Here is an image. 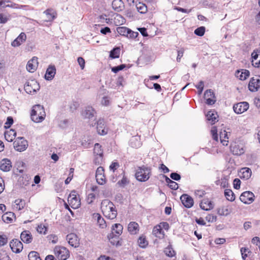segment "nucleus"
Wrapping results in <instances>:
<instances>
[{
    "label": "nucleus",
    "mask_w": 260,
    "mask_h": 260,
    "mask_svg": "<svg viewBox=\"0 0 260 260\" xmlns=\"http://www.w3.org/2000/svg\"><path fill=\"white\" fill-rule=\"evenodd\" d=\"M101 210L104 215L108 219H114L117 215V211L114 204L108 200H104L101 203Z\"/></svg>",
    "instance_id": "1"
},
{
    "label": "nucleus",
    "mask_w": 260,
    "mask_h": 260,
    "mask_svg": "<svg viewBox=\"0 0 260 260\" xmlns=\"http://www.w3.org/2000/svg\"><path fill=\"white\" fill-rule=\"evenodd\" d=\"M31 119L35 122H42L46 117V112L43 106L36 105L32 107L31 113Z\"/></svg>",
    "instance_id": "2"
},
{
    "label": "nucleus",
    "mask_w": 260,
    "mask_h": 260,
    "mask_svg": "<svg viewBox=\"0 0 260 260\" xmlns=\"http://www.w3.org/2000/svg\"><path fill=\"white\" fill-rule=\"evenodd\" d=\"M151 175V167L143 165L138 167L136 171L135 178L140 182H145L147 181Z\"/></svg>",
    "instance_id": "3"
},
{
    "label": "nucleus",
    "mask_w": 260,
    "mask_h": 260,
    "mask_svg": "<svg viewBox=\"0 0 260 260\" xmlns=\"http://www.w3.org/2000/svg\"><path fill=\"white\" fill-rule=\"evenodd\" d=\"M169 224L167 222H161L154 226L152 230V234L156 237L162 239L165 238V233L162 229L168 231L169 229Z\"/></svg>",
    "instance_id": "4"
},
{
    "label": "nucleus",
    "mask_w": 260,
    "mask_h": 260,
    "mask_svg": "<svg viewBox=\"0 0 260 260\" xmlns=\"http://www.w3.org/2000/svg\"><path fill=\"white\" fill-rule=\"evenodd\" d=\"M53 252L56 257L59 260H67L70 255V252L68 249L62 246H55Z\"/></svg>",
    "instance_id": "5"
},
{
    "label": "nucleus",
    "mask_w": 260,
    "mask_h": 260,
    "mask_svg": "<svg viewBox=\"0 0 260 260\" xmlns=\"http://www.w3.org/2000/svg\"><path fill=\"white\" fill-rule=\"evenodd\" d=\"M68 203L73 209L78 208L81 205L79 196L75 190L71 192L68 198Z\"/></svg>",
    "instance_id": "6"
},
{
    "label": "nucleus",
    "mask_w": 260,
    "mask_h": 260,
    "mask_svg": "<svg viewBox=\"0 0 260 260\" xmlns=\"http://www.w3.org/2000/svg\"><path fill=\"white\" fill-rule=\"evenodd\" d=\"M24 88L27 93L31 94L40 89V85L36 80H31L25 83Z\"/></svg>",
    "instance_id": "7"
},
{
    "label": "nucleus",
    "mask_w": 260,
    "mask_h": 260,
    "mask_svg": "<svg viewBox=\"0 0 260 260\" xmlns=\"http://www.w3.org/2000/svg\"><path fill=\"white\" fill-rule=\"evenodd\" d=\"M14 148L18 151L25 150L28 146L27 141L23 137L17 138L13 143Z\"/></svg>",
    "instance_id": "8"
},
{
    "label": "nucleus",
    "mask_w": 260,
    "mask_h": 260,
    "mask_svg": "<svg viewBox=\"0 0 260 260\" xmlns=\"http://www.w3.org/2000/svg\"><path fill=\"white\" fill-rule=\"evenodd\" d=\"M260 87V77L255 76L250 78L248 83V89L251 92L257 91Z\"/></svg>",
    "instance_id": "9"
},
{
    "label": "nucleus",
    "mask_w": 260,
    "mask_h": 260,
    "mask_svg": "<svg viewBox=\"0 0 260 260\" xmlns=\"http://www.w3.org/2000/svg\"><path fill=\"white\" fill-rule=\"evenodd\" d=\"M254 194L250 191L243 192L240 197V201L245 204H250L254 200Z\"/></svg>",
    "instance_id": "10"
},
{
    "label": "nucleus",
    "mask_w": 260,
    "mask_h": 260,
    "mask_svg": "<svg viewBox=\"0 0 260 260\" xmlns=\"http://www.w3.org/2000/svg\"><path fill=\"white\" fill-rule=\"evenodd\" d=\"M230 151L234 155H241L245 152L243 146L236 142L231 144Z\"/></svg>",
    "instance_id": "11"
},
{
    "label": "nucleus",
    "mask_w": 260,
    "mask_h": 260,
    "mask_svg": "<svg viewBox=\"0 0 260 260\" xmlns=\"http://www.w3.org/2000/svg\"><path fill=\"white\" fill-rule=\"evenodd\" d=\"M249 105L246 102H242L235 104L233 106L234 112L237 114H242L246 111L249 108Z\"/></svg>",
    "instance_id": "12"
},
{
    "label": "nucleus",
    "mask_w": 260,
    "mask_h": 260,
    "mask_svg": "<svg viewBox=\"0 0 260 260\" xmlns=\"http://www.w3.org/2000/svg\"><path fill=\"white\" fill-rule=\"evenodd\" d=\"M10 246L12 251L16 253H20L23 249V246L21 242L18 239H13L10 243Z\"/></svg>",
    "instance_id": "13"
},
{
    "label": "nucleus",
    "mask_w": 260,
    "mask_h": 260,
    "mask_svg": "<svg viewBox=\"0 0 260 260\" xmlns=\"http://www.w3.org/2000/svg\"><path fill=\"white\" fill-rule=\"evenodd\" d=\"M66 240L69 244L72 247L76 248L80 245V239L74 233H71L67 236Z\"/></svg>",
    "instance_id": "14"
},
{
    "label": "nucleus",
    "mask_w": 260,
    "mask_h": 260,
    "mask_svg": "<svg viewBox=\"0 0 260 260\" xmlns=\"http://www.w3.org/2000/svg\"><path fill=\"white\" fill-rule=\"evenodd\" d=\"M96 130L98 133L101 136L106 135L108 133V128L103 119L100 118L98 120Z\"/></svg>",
    "instance_id": "15"
},
{
    "label": "nucleus",
    "mask_w": 260,
    "mask_h": 260,
    "mask_svg": "<svg viewBox=\"0 0 260 260\" xmlns=\"http://www.w3.org/2000/svg\"><path fill=\"white\" fill-rule=\"evenodd\" d=\"M180 200L184 206L187 208L192 207L194 204L193 199L187 194H183L180 197Z\"/></svg>",
    "instance_id": "16"
},
{
    "label": "nucleus",
    "mask_w": 260,
    "mask_h": 260,
    "mask_svg": "<svg viewBox=\"0 0 260 260\" xmlns=\"http://www.w3.org/2000/svg\"><path fill=\"white\" fill-rule=\"evenodd\" d=\"M38 58L37 57L34 56L29 60L26 64L27 70L30 73L34 72L38 67Z\"/></svg>",
    "instance_id": "17"
},
{
    "label": "nucleus",
    "mask_w": 260,
    "mask_h": 260,
    "mask_svg": "<svg viewBox=\"0 0 260 260\" xmlns=\"http://www.w3.org/2000/svg\"><path fill=\"white\" fill-rule=\"evenodd\" d=\"M214 204L209 199H203L200 203V208L205 211H209L213 209Z\"/></svg>",
    "instance_id": "18"
},
{
    "label": "nucleus",
    "mask_w": 260,
    "mask_h": 260,
    "mask_svg": "<svg viewBox=\"0 0 260 260\" xmlns=\"http://www.w3.org/2000/svg\"><path fill=\"white\" fill-rule=\"evenodd\" d=\"M20 239L24 243L29 244L32 241L33 237L30 231L25 230L21 233Z\"/></svg>",
    "instance_id": "19"
},
{
    "label": "nucleus",
    "mask_w": 260,
    "mask_h": 260,
    "mask_svg": "<svg viewBox=\"0 0 260 260\" xmlns=\"http://www.w3.org/2000/svg\"><path fill=\"white\" fill-rule=\"evenodd\" d=\"M12 167V162L8 158H4L0 162V169L4 172L9 171Z\"/></svg>",
    "instance_id": "20"
},
{
    "label": "nucleus",
    "mask_w": 260,
    "mask_h": 260,
    "mask_svg": "<svg viewBox=\"0 0 260 260\" xmlns=\"http://www.w3.org/2000/svg\"><path fill=\"white\" fill-rule=\"evenodd\" d=\"M26 36L24 32H21L20 35L11 43L13 47H18L26 41Z\"/></svg>",
    "instance_id": "21"
},
{
    "label": "nucleus",
    "mask_w": 260,
    "mask_h": 260,
    "mask_svg": "<svg viewBox=\"0 0 260 260\" xmlns=\"http://www.w3.org/2000/svg\"><path fill=\"white\" fill-rule=\"evenodd\" d=\"M204 98L206 101V103L208 105H213L216 101L214 94L211 90H207L205 91Z\"/></svg>",
    "instance_id": "22"
},
{
    "label": "nucleus",
    "mask_w": 260,
    "mask_h": 260,
    "mask_svg": "<svg viewBox=\"0 0 260 260\" xmlns=\"http://www.w3.org/2000/svg\"><path fill=\"white\" fill-rule=\"evenodd\" d=\"M236 77L239 80H245L250 76V72L246 69H241L237 70L235 73Z\"/></svg>",
    "instance_id": "23"
},
{
    "label": "nucleus",
    "mask_w": 260,
    "mask_h": 260,
    "mask_svg": "<svg viewBox=\"0 0 260 260\" xmlns=\"http://www.w3.org/2000/svg\"><path fill=\"white\" fill-rule=\"evenodd\" d=\"M207 120L211 124H214L218 121V116L214 111H209L206 115Z\"/></svg>",
    "instance_id": "24"
},
{
    "label": "nucleus",
    "mask_w": 260,
    "mask_h": 260,
    "mask_svg": "<svg viewBox=\"0 0 260 260\" xmlns=\"http://www.w3.org/2000/svg\"><path fill=\"white\" fill-rule=\"evenodd\" d=\"M140 227L138 223L135 221L130 222L127 226L128 232L132 235H136L138 233Z\"/></svg>",
    "instance_id": "25"
},
{
    "label": "nucleus",
    "mask_w": 260,
    "mask_h": 260,
    "mask_svg": "<svg viewBox=\"0 0 260 260\" xmlns=\"http://www.w3.org/2000/svg\"><path fill=\"white\" fill-rule=\"evenodd\" d=\"M56 74V68L55 66H49L46 72L45 78L47 80H52Z\"/></svg>",
    "instance_id": "26"
},
{
    "label": "nucleus",
    "mask_w": 260,
    "mask_h": 260,
    "mask_svg": "<svg viewBox=\"0 0 260 260\" xmlns=\"http://www.w3.org/2000/svg\"><path fill=\"white\" fill-rule=\"evenodd\" d=\"M16 136V132L13 129H10L5 132V138L8 142H12Z\"/></svg>",
    "instance_id": "27"
},
{
    "label": "nucleus",
    "mask_w": 260,
    "mask_h": 260,
    "mask_svg": "<svg viewBox=\"0 0 260 260\" xmlns=\"http://www.w3.org/2000/svg\"><path fill=\"white\" fill-rule=\"evenodd\" d=\"M15 218V214L11 212H6L2 216V220L7 223L12 222Z\"/></svg>",
    "instance_id": "28"
},
{
    "label": "nucleus",
    "mask_w": 260,
    "mask_h": 260,
    "mask_svg": "<svg viewBox=\"0 0 260 260\" xmlns=\"http://www.w3.org/2000/svg\"><path fill=\"white\" fill-rule=\"evenodd\" d=\"M251 171L249 168H243L240 171L239 176L241 178L248 179L251 177Z\"/></svg>",
    "instance_id": "29"
},
{
    "label": "nucleus",
    "mask_w": 260,
    "mask_h": 260,
    "mask_svg": "<svg viewBox=\"0 0 260 260\" xmlns=\"http://www.w3.org/2000/svg\"><path fill=\"white\" fill-rule=\"evenodd\" d=\"M95 113V110L92 107H87L82 112V114L85 118L90 119L94 116Z\"/></svg>",
    "instance_id": "30"
},
{
    "label": "nucleus",
    "mask_w": 260,
    "mask_h": 260,
    "mask_svg": "<svg viewBox=\"0 0 260 260\" xmlns=\"http://www.w3.org/2000/svg\"><path fill=\"white\" fill-rule=\"evenodd\" d=\"M93 217L97 220V223L100 228L104 229L107 226V224L104 219L98 213L93 214Z\"/></svg>",
    "instance_id": "31"
},
{
    "label": "nucleus",
    "mask_w": 260,
    "mask_h": 260,
    "mask_svg": "<svg viewBox=\"0 0 260 260\" xmlns=\"http://www.w3.org/2000/svg\"><path fill=\"white\" fill-rule=\"evenodd\" d=\"M112 7L114 10L120 12L124 8V4L122 0H113Z\"/></svg>",
    "instance_id": "32"
},
{
    "label": "nucleus",
    "mask_w": 260,
    "mask_h": 260,
    "mask_svg": "<svg viewBox=\"0 0 260 260\" xmlns=\"http://www.w3.org/2000/svg\"><path fill=\"white\" fill-rule=\"evenodd\" d=\"M217 214L220 216H227L231 213L228 206H222L217 209Z\"/></svg>",
    "instance_id": "33"
},
{
    "label": "nucleus",
    "mask_w": 260,
    "mask_h": 260,
    "mask_svg": "<svg viewBox=\"0 0 260 260\" xmlns=\"http://www.w3.org/2000/svg\"><path fill=\"white\" fill-rule=\"evenodd\" d=\"M108 237L110 242L111 243V244L112 245L117 246V245H120L119 236L117 235H114V234H113V233H111L108 236Z\"/></svg>",
    "instance_id": "34"
},
{
    "label": "nucleus",
    "mask_w": 260,
    "mask_h": 260,
    "mask_svg": "<svg viewBox=\"0 0 260 260\" xmlns=\"http://www.w3.org/2000/svg\"><path fill=\"white\" fill-rule=\"evenodd\" d=\"M139 246L142 248H146L149 244L148 241L147 240L146 237L145 235H141L137 241Z\"/></svg>",
    "instance_id": "35"
},
{
    "label": "nucleus",
    "mask_w": 260,
    "mask_h": 260,
    "mask_svg": "<svg viewBox=\"0 0 260 260\" xmlns=\"http://www.w3.org/2000/svg\"><path fill=\"white\" fill-rule=\"evenodd\" d=\"M13 208L16 210H21L23 209L25 206V202L22 199H17L15 201Z\"/></svg>",
    "instance_id": "36"
},
{
    "label": "nucleus",
    "mask_w": 260,
    "mask_h": 260,
    "mask_svg": "<svg viewBox=\"0 0 260 260\" xmlns=\"http://www.w3.org/2000/svg\"><path fill=\"white\" fill-rule=\"evenodd\" d=\"M123 230V226L120 223H115L113 225L112 228V233L113 234H115V235L120 236L122 233Z\"/></svg>",
    "instance_id": "37"
},
{
    "label": "nucleus",
    "mask_w": 260,
    "mask_h": 260,
    "mask_svg": "<svg viewBox=\"0 0 260 260\" xmlns=\"http://www.w3.org/2000/svg\"><path fill=\"white\" fill-rule=\"evenodd\" d=\"M46 16V19L45 20L46 22L51 21L53 20L55 17V12L52 9H47L44 12Z\"/></svg>",
    "instance_id": "38"
},
{
    "label": "nucleus",
    "mask_w": 260,
    "mask_h": 260,
    "mask_svg": "<svg viewBox=\"0 0 260 260\" xmlns=\"http://www.w3.org/2000/svg\"><path fill=\"white\" fill-rule=\"evenodd\" d=\"M220 139L221 143L224 146H227L229 143L228 133L225 131L220 133Z\"/></svg>",
    "instance_id": "39"
},
{
    "label": "nucleus",
    "mask_w": 260,
    "mask_h": 260,
    "mask_svg": "<svg viewBox=\"0 0 260 260\" xmlns=\"http://www.w3.org/2000/svg\"><path fill=\"white\" fill-rule=\"evenodd\" d=\"M215 184L217 185L220 186L223 188H225L229 186L228 179L225 176L223 177L220 179L216 180Z\"/></svg>",
    "instance_id": "40"
},
{
    "label": "nucleus",
    "mask_w": 260,
    "mask_h": 260,
    "mask_svg": "<svg viewBox=\"0 0 260 260\" xmlns=\"http://www.w3.org/2000/svg\"><path fill=\"white\" fill-rule=\"evenodd\" d=\"M224 196L226 199L231 202L234 201L235 199V196L231 189H225L224 192Z\"/></svg>",
    "instance_id": "41"
},
{
    "label": "nucleus",
    "mask_w": 260,
    "mask_h": 260,
    "mask_svg": "<svg viewBox=\"0 0 260 260\" xmlns=\"http://www.w3.org/2000/svg\"><path fill=\"white\" fill-rule=\"evenodd\" d=\"M138 11L141 14H145L147 11V7L146 5L143 3L139 2L136 5Z\"/></svg>",
    "instance_id": "42"
},
{
    "label": "nucleus",
    "mask_w": 260,
    "mask_h": 260,
    "mask_svg": "<svg viewBox=\"0 0 260 260\" xmlns=\"http://www.w3.org/2000/svg\"><path fill=\"white\" fill-rule=\"evenodd\" d=\"M48 226L43 223H40L38 225L36 230L40 234L46 235L48 231Z\"/></svg>",
    "instance_id": "43"
},
{
    "label": "nucleus",
    "mask_w": 260,
    "mask_h": 260,
    "mask_svg": "<svg viewBox=\"0 0 260 260\" xmlns=\"http://www.w3.org/2000/svg\"><path fill=\"white\" fill-rule=\"evenodd\" d=\"M166 182L167 183L169 187L173 190H176L178 188V184L176 182L172 180L168 177L166 176Z\"/></svg>",
    "instance_id": "44"
},
{
    "label": "nucleus",
    "mask_w": 260,
    "mask_h": 260,
    "mask_svg": "<svg viewBox=\"0 0 260 260\" xmlns=\"http://www.w3.org/2000/svg\"><path fill=\"white\" fill-rule=\"evenodd\" d=\"M117 31L120 35L126 37L129 32V29L125 26H119L117 28Z\"/></svg>",
    "instance_id": "45"
},
{
    "label": "nucleus",
    "mask_w": 260,
    "mask_h": 260,
    "mask_svg": "<svg viewBox=\"0 0 260 260\" xmlns=\"http://www.w3.org/2000/svg\"><path fill=\"white\" fill-rule=\"evenodd\" d=\"M10 17H11V16L9 14L1 13H0V23H1V24L6 23L10 19Z\"/></svg>",
    "instance_id": "46"
},
{
    "label": "nucleus",
    "mask_w": 260,
    "mask_h": 260,
    "mask_svg": "<svg viewBox=\"0 0 260 260\" xmlns=\"http://www.w3.org/2000/svg\"><path fill=\"white\" fill-rule=\"evenodd\" d=\"M94 155H103L102 146L99 143H95L93 149Z\"/></svg>",
    "instance_id": "47"
},
{
    "label": "nucleus",
    "mask_w": 260,
    "mask_h": 260,
    "mask_svg": "<svg viewBox=\"0 0 260 260\" xmlns=\"http://www.w3.org/2000/svg\"><path fill=\"white\" fill-rule=\"evenodd\" d=\"M120 49L119 48L116 47L112 49L110 51V57L111 58H117L119 57L120 55Z\"/></svg>",
    "instance_id": "48"
},
{
    "label": "nucleus",
    "mask_w": 260,
    "mask_h": 260,
    "mask_svg": "<svg viewBox=\"0 0 260 260\" xmlns=\"http://www.w3.org/2000/svg\"><path fill=\"white\" fill-rule=\"evenodd\" d=\"M29 260H42L39 253L36 251H31L29 253L28 255Z\"/></svg>",
    "instance_id": "49"
},
{
    "label": "nucleus",
    "mask_w": 260,
    "mask_h": 260,
    "mask_svg": "<svg viewBox=\"0 0 260 260\" xmlns=\"http://www.w3.org/2000/svg\"><path fill=\"white\" fill-rule=\"evenodd\" d=\"M97 183L100 185H104L106 183V178L105 174L95 175Z\"/></svg>",
    "instance_id": "50"
},
{
    "label": "nucleus",
    "mask_w": 260,
    "mask_h": 260,
    "mask_svg": "<svg viewBox=\"0 0 260 260\" xmlns=\"http://www.w3.org/2000/svg\"><path fill=\"white\" fill-rule=\"evenodd\" d=\"M164 252L166 255L171 257L174 256L176 254L175 251L173 250L171 246H167L165 249Z\"/></svg>",
    "instance_id": "51"
},
{
    "label": "nucleus",
    "mask_w": 260,
    "mask_h": 260,
    "mask_svg": "<svg viewBox=\"0 0 260 260\" xmlns=\"http://www.w3.org/2000/svg\"><path fill=\"white\" fill-rule=\"evenodd\" d=\"M8 3H11V5H6V7L14 9H24L28 7V6L21 5L14 3H12L11 1Z\"/></svg>",
    "instance_id": "52"
},
{
    "label": "nucleus",
    "mask_w": 260,
    "mask_h": 260,
    "mask_svg": "<svg viewBox=\"0 0 260 260\" xmlns=\"http://www.w3.org/2000/svg\"><path fill=\"white\" fill-rule=\"evenodd\" d=\"M194 32L197 36L202 37L205 34V27L204 26L199 27L195 29Z\"/></svg>",
    "instance_id": "53"
},
{
    "label": "nucleus",
    "mask_w": 260,
    "mask_h": 260,
    "mask_svg": "<svg viewBox=\"0 0 260 260\" xmlns=\"http://www.w3.org/2000/svg\"><path fill=\"white\" fill-rule=\"evenodd\" d=\"M241 253L242 255V257L244 260H245L246 258L248 257V254L251 252L249 250L248 248L242 247L241 248Z\"/></svg>",
    "instance_id": "54"
},
{
    "label": "nucleus",
    "mask_w": 260,
    "mask_h": 260,
    "mask_svg": "<svg viewBox=\"0 0 260 260\" xmlns=\"http://www.w3.org/2000/svg\"><path fill=\"white\" fill-rule=\"evenodd\" d=\"M211 134L212 135V138L216 142H218V137L217 134V129L216 126H213L211 129Z\"/></svg>",
    "instance_id": "55"
},
{
    "label": "nucleus",
    "mask_w": 260,
    "mask_h": 260,
    "mask_svg": "<svg viewBox=\"0 0 260 260\" xmlns=\"http://www.w3.org/2000/svg\"><path fill=\"white\" fill-rule=\"evenodd\" d=\"M93 162L95 165H99L103 161V155H94Z\"/></svg>",
    "instance_id": "56"
},
{
    "label": "nucleus",
    "mask_w": 260,
    "mask_h": 260,
    "mask_svg": "<svg viewBox=\"0 0 260 260\" xmlns=\"http://www.w3.org/2000/svg\"><path fill=\"white\" fill-rule=\"evenodd\" d=\"M47 238L49 242L53 244L56 243L58 240V237L54 234H50L48 235Z\"/></svg>",
    "instance_id": "57"
},
{
    "label": "nucleus",
    "mask_w": 260,
    "mask_h": 260,
    "mask_svg": "<svg viewBox=\"0 0 260 260\" xmlns=\"http://www.w3.org/2000/svg\"><path fill=\"white\" fill-rule=\"evenodd\" d=\"M96 198L95 194L93 193H89L86 198V202L88 204H92Z\"/></svg>",
    "instance_id": "58"
},
{
    "label": "nucleus",
    "mask_w": 260,
    "mask_h": 260,
    "mask_svg": "<svg viewBox=\"0 0 260 260\" xmlns=\"http://www.w3.org/2000/svg\"><path fill=\"white\" fill-rule=\"evenodd\" d=\"M126 66L124 64H122L120 66L112 68L111 70L114 73H117L119 71L122 70L125 68Z\"/></svg>",
    "instance_id": "59"
},
{
    "label": "nucleus",
    "mask_w": 260,
    "mask_h": 260,
    "mask_svg": "<svg viewBox=\"0 0 260 260\" xmlns=\"http://www.w3.org/2000/svg\"><path fill=\"white\" fill-rule=\"evenodd\" d=\"M206 220L209 222H214L216 221L217 217L213 214H209L206 217Z\"/></svg>",
    "instance_id": "60"
},
{
    "label": "nucleus",
    "mask_w": 260,
    "mask_h": 260,
    "mask_svg": "<svg viewBox=\"0 0 260 260\" xmlns=\"http://www.w3.org/2000/svg\"><path fill=\"white\" fill-rule=\"evenodd\" d=\"M13 123V119L12 117L9 116L7 119V121L5 123V127L6 128H9Z\"/></svg>",
    "instance_id": "61"
},
{
    "label": "nucleus",
    "mask_w": 260,
    "mask_h": 260,
    "mask_svg": "<svg viewBox=\"0 0 260 260\" xmlns=\"http://www.w3.org/2000/svg\"><path fill=\"white\" fill-rule=\"evenodd\" d=\"M77 61L78 64H79L81 69L82 70H83L85 68V60L82 57H79L77 58Z\"/></svg>",
    "instance_id": "62"
},
{
    "label": "nucleus",
    "mask_w": 260,
    "mask_h": 260,
    "mask_svg": "<svg viewBox=\"0 0 260 260\" xmlns=\"http://www.w3.org/2000/svg\"><path fill=\"white\" fill-rule=\"evenodd\" d=\"M119 167V164L117 162H113L109 167L110 170L114 172Z\"/></svg>",
    "instance_id": "63"
},
{
    "label": "nucleus",
    "mask_w": 260,
    "mask_h": 260,
    "mask_svg": "<svg viewBox=\"0 0 260 260\" xmlns=\"http://www.w3.org/2000/svg\"><path fill=\"white\" fill-rule=\"evenodd\" d=\"M0 260H11V259L5 251H3L0 253Z\"/></svg>",
    "instance_id": "64"
}]
</instances>
